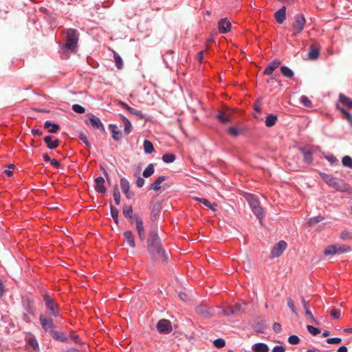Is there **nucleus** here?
<instances>
[{"instance_id": "1", "label": "nucleus", "mask_w": 352, "mask_h": 352, "mask_svg": "<svg viewBox=\"0 0 352 352\" xmlns=\"http://www.w3.org/2000/svg\"><path fill=\"white\" fill-rule=\"evenodd\" d=\"M147 249L148 255L153 261L166 262L168 253L162 247V240L158 234H153L147 239Z\"/></svg>"}, {"instance_id": "2", "label": "nucleus", "mask_w": 352, "mask_h": 352, "mask_svg": "<svg viewBox=\"0 0 352 352\" xmlns=\"http://www.w3.org/2000/svg\"><path fill=\"white\" fill-rule=\"evenodd\" d=\"M321 177L329 186L338 191L346 192L349 195H352V188L342 179H337L327 173L321 174Z\"/></svg>"}, {"instance_id": "3", "label": "nucleus", "mask_w": 352, "mask_h": 352, "mask_svg": "<svg viewBox=\"0 0 352 352\" xmlns=\"http://www.w3.org/2000/svg\"><path fill=\"white\" fill-rule=\"evenodd\" d=\"M146 230H148V237L157 233V226L154 221H136V231L139 239L144 241L146 239Z\"/></svg>"}, {"instance_id": "4", "label": "nucleus", "mask_w": 352, "mask_h": 352, "mask_svg": "<svg viewBox=\"0 0 352 352\" xmlns=\"http://www.w3.org/2000/svg\"><path fill=\"white\" fill-rule=\"evenodd\" d=\"M65 48L71 51L75 52L78 46L79 34L76 29L69 28L65 31Z\"/></svg>"}, {"instance_id": "5", "label": "nucleus", "mask_w": 352, "mask_h": 352, "mask_svg": "<svg viewBox=\"0 0 352 352\" xmlns=\"http://www.w3.org/2000/svg\"><path fill=\"white\" fill-rule=\"evenodd\" d=\"M43 300L46 307L50 311V316L56 318L60 314V310L55 300L48 294L43 295Z\"/></svg>"}, {"instance_id": "6", "label": "nucleus", "mask_w": 352, "mask_h": 352, "mask_svg": "<svg viewBox=\"0 0 352 352\" xmlns=\"http://www.w3.org/2000/svg\"><path fill=\"white\" fill-rule=\"evenodd\" d=\"M305 22V18L302 14H298L294 16V21L292 27L294 36L299 34L303 30Z\"/></svg>"}, {"instance_id": "7", "label": "nucleus", "mask_w": 352, "mask_h": 352, "mask_svg": "<svg viewBox=\"0 0 352 352\" xmlns=\"http://www.w3.org/2000/svg\"><path fill=\"white\" fill-rule=\"evenodd\" d=\"M287 247V243L282 240L274 244L271 250L270 258H276L283 254Z\"/></svg>"}, {"instance_id": "8", "label": "nucleus", "mask_w": 352, "mask_h": 352, "mask_svg": "<svg viewBox=\"0 0 352 352\" xmlns=\"http://www.w3.org/2000/svg\"><path fill=\"white\" fill-rule=\"evenodd\" d=\"M196 313L205 318H211L214 314V309L213 307H208L206 305L200 304L195 307Z\"/></svg>"}, {"instance_id": "9", "label": "nucleus", "mask_w": 352, "mask_h": 352, "mask_svg": "<svg viewBox=\"0 0 352 352\" xmlns=\"http://www.w3.org/2000/svg\"><path fill=\"white\" fill-rule=\"evenodd\" d=\"M52 317L51 316H48L47 314H41L39 316L40 324H41V327L46 331H52L54 328V321Z\"/></svg>"}, {"instance_id": "10", "label": "nucleus", "mask_w": 352, "mask_h": 352, "mask_svg": "<svg viewBox=\"0 0 352 352\" xmlns=\"http://www.w3.org/2000/svg\"><path fill=\"white\" fill-rule=\"evenodd\" d=\"M156 328L158 332L166 334L170 333L173 330L170 321L166 319L160 320L156 324Z\"/></svg>"}, {"instance_id": "11", "label": "nucleus", "mask_w": 352, "mask_h": 352, "mask_svg": "<svg viewBox=\"0 0 352 352\" xmlns=\"http://www.w3.org/2000/svg\"><path fill=\"white\" fill-rule=\"evenodd\" d=\"M86 124L91 126L94 129L100 130L102 132L105 131L104 127L100 120L94 115H90L89 119L86 120Z\"/></svg>"}, {"instance_id": "12", "label": "nucleus", "mask_w": 352, "mask_h": 352, "mask_svg": "<svg viewBox=\"0 0 352 352\" xmlns=\"http://www.w3.org/2000/svg\"><path fill=\"white\" fill-rule=\"evenodd\" d=\"M120 187L128 199L133 198L135 194L133 191L130 190V183L126 178L122 177L120 179Z\"/></svg>"}, {"instance_id": "13", "label": "nucleus", "mask_w": 352, "mask_h": 352, "mask_svg": "<svg viewBox=\"0 0 352 352\" xmlns=\"http://www.w3.org/2000/svg\"><path fill=\"white\" fill-rule=\"evenodd\" d=\"M245 304H236L234 307H230V311H227L226 310H220L219 307H217L219 309V314H222L224 316H231L237 314L239 311H242L244 309Z\"/></svg>"}, {"instance_id": "14", "label": "nucleus", "mask_w": 352, "mask_h": 352, "mask_svg": "<svg viewBox=\"0 0 352 352\" xmlns=\"http://www.w3.org/2000/svg\"><path fill=\"white\" fill-rule=\"evenodd\" d=\"M300 151L303 155V161L307 164H311L313 162V153L314 151L311 147H302L299 148Z\"/></svg>"}, {"instance_id": "15", "label": "nucleus", "mask_w": 352, "mask_h": 352, "mask_svg": "<svg viewBox=\"0 0 352 352\" xmlns=\"http://www.w3.org/2000/svg\"><path fill=\"white\" fill-rule=\"evenodd\" d=\"M231 23L226 19H221L218 22V29L220 33L226 34L230 31Z\"/></svg>"}, {"instance_id": "16", "label": "nucleus", "mask_w": 352, "mask_h": 352, "mask_svg": "<svg viewBox=\"0 0 352 352\" xmlns=\"http://www.w3.org/2000/svg\"><path fill=\"white\" fill-rule=\"evenodd\" d=\"M320 50V45L318 43H312L309 47V51L308 54L309 58L310 60H316L319 56Z\"/></svg>"}, {"instance_id": "17", "label": "nucleus", "mask_w": 352, "mask_h": 352, "mask_svg": "<svg viewBox=\"0 0 352 352\" xmlns=\"http://www.w3.org/2000/svg\"><path fill=\"white\" fill-rule=\"evenodd\" d=\"M95 190L100 194H104L107 191L104 186V179L102 177H98L95 179Z\"/></svg>"}, {"instance_id": "18", "label": "nucleus", "mask_w": 352, "mask_h": 352, "mask_svg": "<svg viewBox=\"0 0 352 352\" xmlns=\"http://www.w3.org/2000/svg\"><path fill=\"white\" fill-rule=\"evenodd\" d=\"M301 302H302V307H304V309L305 311V315L307 317V318L310 320L311 322L318 324L317 321L314 317V315L309 309L307 301L305 300L304 297H301Z\"/></svg>"}, {"instance_id": "19", "label": "nucleus", "mask_w": 352, "mask_h": 352, "mask_svg": "<svg viewBox=\"0 0 352 352\" xmlns=\"http://www.w3.org/2000/svg\"><path fill=\"white\" fill-rule=\"evenodd\" d=\"M280 61L278 59H275L272 61L263 72L265 75H270L280 65Z\"/></svg>"}, {"instance_id": "20", "label": "nucleus", "mask_w": 352, "mask_h": 352, "mask_svg": "<svg viewBox=\"0 0 352 352\" xmlns=\"http://www.w3.org/2000/svg\"><path fill=\"white\" fill-rule=\"evenodd\" d=\"M274 18L276 21L281 24L286 19V8L285 6H283L278 11H276L274 14Z\"/></svg>"}, {"instance_id": "21", "label": "nucleus", "mask_w": 352, "mask_h": 352, "mask_svg": "<svg viewBox=\"0 0 352 352\" xmlns=\"http://www.w3.org/2000/svg\"><path fill=\"white\" fill-rule=\"evenodd\" d=\"M109 129L112 133V138L114 140L118 141L122 138V131L118 129L116 124H110Z\"/></svg>"}, {"instance_id": "22", "label": "nucleus", "mask_w": 352, "mask_h": 352, "mask_svg": "<svg viewBox=\"0 0 352 352\" xmlns=\"http://www.w3.org/2000/svg\"><path fill=\"white\" fill-rule=\"evenodd\" d=\"M43 140L49 149L56 148L59 145V140L58 139L52 140L50 135L45 136Z\"/></svg>"}, {"instance_id": "23", "label": "nucleus", "mask_w": 352, "mask_h": 352, "mask_svg": "<svg viewBox=\"0 0 352 352\" xmlns=\"http://www.w3.org/2000/svg\"><path fill=\"white\" fill-rule=\"evenodd\" d=\"M245 197L248 202L249 203L251 208L260 206L258 200L256 198V197L254 195L250 193H246L245 195Z\"/></svg>"}, {"instance_id": "24", "label": "nucleus", "mask_w": 352, "mask_h": 352, "mask_svg": "<svg viewBox=\"0 0 352 352\" xmlns=\"http://www.w3.org/2000/svg\"><path fill=\"white\" fill-rule=\"evenodd\" d=\"M44 127L48 129V132L50 133H56L60 129L58 124L52 123L50 121H46L44 124Z\"/></svg>"}, {"instance_id": "25", "label": "nucleus", "mask_w": 352, "mask_h": 352, "mask_svg": "<svg viewBox=\"0 0 352 352\" xmlns=\"http://www.w3.org/2000/svg\"><path fill=\"white\" fill-rule=\"evenodd\" d=\"M123 234L129 245L132 248H135L134 236L131 231H125Z\"/></svg>"}, {"instance_id": "26", "label": "nucleus", "mask_w": 352, "mask_h": 352, "mask_svg": "<svg viewBox=\"0 0 352 352\" xmlns=\"http://www.w3.org/2000/svg\"><path fill=\"white\" fill-rule=\"evenodd\" d=\"M166 179V177L161 175L158 177L156 180L151 184V188L154 190H158L161 188V184Z\"/></svg>"}, {"instance_id": "27", "label": "nucleus", "mask_w": 352, "mask_h": 352, "mask_svg": "<svg viewBox=\"0 0 352 352\" xmlns=\"http://www.w3.org/2000/svg\"><path fill=\"white\" fill-rule=\"evenodd\" d=\"M51 335L53 338L59 340L63 342H67L68 338L64 335L62 332H58L57 331H51Z\"/></svg>"}, {"instance_id": "28", "label": "nucleus", "mask_w": 352, "mask_h": 352, "mask_svg": "<svg viewBox=\"0 0 352 352\" xmlns=\"http://www.w3.org/2000/svg\"><path fill=\"white\" fill-rule=\"evenodd\" d=\"M162 210V204L157 202L153 204L151 210V217L154 219H157L160 217V214Z\"/></svg>"}, {"instance_id": "29", "label": "nucleus", "mask_w": 352, "mask_h": 352, "mask_svg": "<svg viewBox=\"0 0 352 352\" xmlns=\"http://www.w3.org/2000/svg\"><path fill=\"white\" fill-rule=\"evenodd\" d=\"M339 101L343 104L352 109V99L343 94H339Z\"/></svg>"}, {"instance_id": "30", "label": "nucleus", "mask_w": 352, "mask_h": 352, "mask_svg": "<svg viewBox=\"0 0 352 352\" xmlns=\"http://www.w3.org/2000/svg\"><path fill=\"white\" fill-rule=\"evenodd\" d=\"M277 120H278V118L276 116L273 115V114H270L266 116L265 124L266 126L271 127L276 124Z\"/></svg>"}, {"instance_id": "31", "label": "nucleus", "mask_w": 352, "mask_h": 352, "mask_svg": "<svg viewBox=\"0 0 352 352\" xmlns=\"http://www.w3.org/2000/svg\"><path fill=\"white\" fill-rule=\"evenodd\" d=\"M280 72L282 75L288 78H292L294 76V72L287 66L280 67Z\"/></svg>"}, {"instance_id": "32", "label": "nucleus", "mask_w": 352, "mask_h": 352, "mask_svg": "<svg viewBox=\"0 0 352 352\" xmlns=\"http://www.w3.org/2000/svg\"><path fill=\"white\" fill-rule=\"evenodd\" d=\"M143 147L144 152L147 154H151L155 151L153 143L148 140L144 141Z\"/></svg>"}, {"instance_id": "33", "label": "nucleus", "mask_w": 352, "mask_h": 352, "mask_svg": "<svg viewBox=\"0 0 352 352\" xmlns=\"http://www.w3.org/2000/svg\"><path fill=\"white\" fill-rule=\"evenodd\" d=\"M194 199L198 201L201 204H202L204 206L207 207L209 209H211L212 210H214V208L217 206L216 204H211L208 199L205 198H198L195 197Z\"/></svg>"}, {"instance_id": "34", "label": "nucleus", "mask_w": 352, "mask_h": 352, "mask_svg": "<svg viewBox=\"0 0 352 352\" xmlns=\"http://www.w3.org/2000/svg\"><path fill=\"white\" fill-rule=\"evenodd\" d=\"M217 118L223 124H226L230 122V115L227 114L225 112H219L217 115Z\"/></svg>"}, {"instance_id": "35", "label": "nucleus", "mask_w": 352, "mask_h": 352, "mask_svg": "<svg viewBox=\"0 0 352 352\" xmlns=\"http://www.w3.org/2000/svg\"><path fill=\"white\" fill-rule=\"evenodd\" d=\"M252 350L254 352H268L269 348L265 344L258 343L252 346Z\"/></svg>"}, {"instance_id": "36", "label": "nucleus", "mask_w": 352, "mask_h": 352, "mask_svg": "<svg viewBox=\"0 0 352 352\" xmlns=\"http://www.w3.org/2000/svg\"><path fill=\"white\" fill-rule=\"evenodd\" d=\"M252 210L259 220H261L264 218V212L260 206L252 208Z\"/></svg>"}, {"instance_id": "37", "label": "nucleus", "mask_w": 352, "mask_h": 352, "mask_svg": "<svg viewBox=\"0 0 352 352\" xmlns=\"http://www.w3.org/2000/svg\"><path fill=\"white\" fill-rule=\"evenodd\" d=\"M113 58L116 67L121 69L123 67V61L120 56L117 52H113Z\"/></svg>"}, {"instance_id": "38", "label": "nucleus", "mask_w": 352, "mask_h": 352, "mask_svg": "<svg viewBox=\"0 0 352 352\" xmlns=\"http://www.w3.org/2000/svg\"><path fill=\"white\" fill-rule=\"evenodd\" d=\"M113 195L115 204L119 205L120 204V192L117 185L114 186L113 189Z\"/></svg>"}, {"instance_id": "39", "label": "nucleus", "mask_w": 352, "mask_h": 352, "mask_svg": "<svg viewBox=\"0 0 352 352\" xmlns=\"http://www.w3.org/2000/svg\"><path fill=\"white\" fill-rule=\"evenodd\" d=\"M122 121H123V124H124V133L126 135H128L131 131L132 125H131L130 121L125 117H122Z\"/></svg>"}, {"instance_id": "40", "label": "nucleus", "mask_w": 352, "mask_h": 352, "mask_svg": "<svg viewBox=\"0 0 352 352\" xmlns=\"http://www.w3.org/2000/svg\"><path fill=\"white\" fill-rule=\"evenodd\" d=\"M336 246L335 245H329L324 250V254L329 256V255H335L337 254Z\"/></svg>"}, {"instance_id": "41", "label": "nucleus", "mask_w": 352, "mask_h": 352, "mask_svg": "<svg viewBox=\"0 0 352 352\" xmlns=\"http://www.w3.org/2000/svg\"><path fill=\"white\" fill-rule=\"evenodd\" d=\"M337 109L340 111L342 113L343 116L350 122L352 123V115L346 111L345 109L340 107L338 104L337 105Z\"/></svg>"}, {"instance_id": "42", "label": "nucleus", "mask_w": 352, "mask_h": 352, "mask_svg": "<svg viewBox=\"0 0 352 352\" xmlns=\"http://www.w3.org/2000/svg\"><path fill=\"white\" fill-rule=\"evenodd\" d=\"M228 131L230 135L233 137H237L242 133L243 131L235 126H230L228 129Z\"/></svg>"}, {"instance_id": "43", "label": "nucleus", "mask_w": 352, "mask_h": 352, "mask_svg": "<svg viewBox=\"0 0 352 352\" xmlns=\"http://www.w3.org/2000/svg\"><path fill=\"white\" fill-rule=\"evenodd\" d=\"M154 166L152 164L148 165V166L143 171V176L144 177H148L154 173Z\"/></svg>"}, {"instance_id": "44", "label": "nucleus", "mask_w": 352, "mask_h": 352, "mask_svg": "<svg viewBox=\"0 0 352 352\" xmlns=\"http://www.w3.org/2000/svg\"><path fill=\"white\" fill-rule=\"evenodd\" d=\"M175 159V155L171 153H166L162 156V160L165 163H172Z\"/></svg>"}, {"instance_id": "45", "label": "nucleus", "mask_w": 352, "mask_h": 352, "mask_svg": "<svg viewBox=\"0 0 352 352\" xmlns=\"http://www.w3.org/2000/svg\"><path fill=\"white\" fill-rule=\"evenodd\" d=\"M133 213L132 207L131 206H124L123 207V214L125 218L131 219V215Z\"/></svg>"}, {"instance_id": "46", "label": "nucleus", "mask_w": 352, "mask_h": 352, "mask_svg": "<svg viewBox=\"0 0 352 352\" xmlns=\"http://www.w3.org/2000/svg\"><path fill=\"white\" fill-rule=\"evenodd\" d=\"M342 164L348 168H352V158L350 156L345 155L342 160Z\"/></svg>"}, {"instance_id": "47", "label": "nucleus", "mask_w": 352, "mask_h": 352, "mask_svg": "<svg viewBox=\"0 0 352 352\" xmlns=\"http://www.w3.org/2000/svg\"><path fill=\"white\" fill-rule=\"evenodd\" d=\"M23 307L26 310V313L30 314L32 316L34 315V309L32 304L28 301L27 302L23 303Z\"/></svg>"}, {"instance_id": "48", "label": "nucleus", "mask_w": 352, "mask_h": 352, "mask_svg": "<svg viewBox=\"0 0 352 352\" xmlns=\"http://www.w3.org/2000/svg\"><path fill=\"white\" fill-rule=\"evenodd\" d=\"M72 109L74 112H76L77 113L82 114L85 112V109L83 107H82L81 105L78 104H73L72 107Z\"/></svg>"}, {"instance_id": "49", "label": "nucleus", "mask_w": 352, "mask_h": 352, "mask_svg": "<svg viewBox=\"0 0 352 352\" xmlns=\"http://www.w3.org/2000/svg\"><path fill=\"white\" fill-rule=\"evenodd\" d=\"M335 245L336 246L337 254L344 253L350 249V246H347V245H338V244H335Z\"/></svg>"}, {"instance_id": "50", "label": "nucleus", "mask_w": 352, "mask_h": 352, "mask_svg": "<svg viewBox=\"0 0 352 352\" xmlns=\"http://www.w3.org/2000/svg\"><path fill=\"white\" fill-rule=\"evenodd\" d=\"M340 238L342 240L352 239V233L348 230H344L340 233Z\"/></svg>"}, {"instance_id": "51", "label": "nucleus", "mask_w": 352, "mask_h": 352, "mask_svg": "<svg viewBox=\"0 0 352 352\" xmlns=\"http://www.w3.org/2000/svg\"><path fill=\"white\" fill-rule=\"evenodd\" d=\"M307 328L309 332L311 334H312L313 336H316L320 333V330L318 328L315 327L311 324H308L307 326Z\"/></svg>"}, {"instance_id": "52", "label": "nucleus", "mask_w": 352, "mask_h": 352, "mask_svg": "<svg viewBox=\"0 0 352 352\" xmlns=\"http://www.w3.org/2000/svg\"><path fill=\"white\" fill-rule=\"evenodd\" d=\"M288 342L290 344L296 345L299 343L300 339L297 336L292 335L289 337Z\"/></svg>"}, {"instance_id": "53", "label": "nucleus", "mask_w": 352, "mask_h": 352, "mask_svg": "<svg viewBox=\"0 0 352 352\" xmlns=\"http://www.w3.org/2000/svg\"><path fill=\"white\" fill-rule=\"evenodd\" d=\"M300 102L307 107H311V100L305 96H302L300 97Z\"/></svg>"}, {"instance_id": "54", "label": "nucleus", "mask_w": 352, "mask_h": 352, "mask_svg": "<svg viewBox=\"0 0 352 352\" xmlns=\"http://www.w3.org/2000/svg\"><path fill=\"white\" fill-rule=\"evenodd\" d=\"M342 342V339L340 338H331L326 339V343L329 344H338Z\"/></svg>"}, {"instance_id": "55", "label": "nucleus", "mask_w": 352, "mask_h": 352, "mask_svg": "<svg viewBox=\"0 0 352 352\" xmlns=\"http://www.w3.org/2000/svg\"><path fill=\"white\" fill-rule=\"evenodd\" d=\"M214 345L215 347L218 349H221V347H224L226 345L225 341L221 338H218L214 341Z\"/></svg>"}, {"instance_id": "56", "label": "nucleus", "mask_w": 352, "mask_h": 352, "mask_svg": "<svg viewBox=\"0 0 352 352\" xmlns=\"http://www.w3.org/2000/svg\"><path fill=\"white\" fill-rule=\"evenodd\" d=\"M287 305L288 307H289V309H291V311L295 314V315H297V311L296 310V308H295V306H294V301L291 298H289L287 299Z\"/></svg>"}, {"instance_id": "57", "label": "nucleus", "mask_w": 352, "mask_h": 352, "mask_svg": "<svg viewBox=\"0 0 352 352\" xmlns=\"http://www.w3.org/2000/svg\"><path fill=\"white\" fill-rule=\"evenodd\" d=\"M130 113L136 116L137 117L140 118H143L144 116L141 111L131 108V110L129 112Z\"/></svg>"}, {"instance_id": "58", "label": "nucleus", "mask_w": 352, "mask_h": 352, "mask_svg": "<svg viewBox=\"0 0 352 352\" xmlns=\"http://www.w3.org/2000/svg\"><path fill=\"white\" fill-rule=\"evenodd\" d=\"M331 316L335 319H339L340 317V311L337 309H333L331 311Z\"/></svg>"}, {"instance_id": "59", "label": "nucleus", "mask_w": 352, "mask_h": 352, "mask_svg": "<svg viewBox=\"0 0 352 352\" xmlns=\"http://www.w3.org/2000/svg\"><path fill=\"white\" fill-rule=\"evenodd\" d=\"M272 329L276 333H279L282 330V326L280 323L274 322L273 323Z\"/></svg>"}, {"instance_id": "60", "label": "nucleus", "mask_w": 352, "mask_h": 352, "mask_svg": "<svg viewBox=\"0 0 352 352\" xmlns=\"http://www.w3.org/2000/svg\"><path fill=\"white\" fill-rule=\"evenodd\" d=\"M118 210L113 206L111 207V214L113 220H117L118 217Z\"/></svg>"}, {"instance_id": "61", "label": "nucleus", "mask_w": 352, "mask_h": 352, "mask_svg": "<svg viewBox=\"0 0 352 352\" xmlns=\"http://www.w3.org/2000/svg\"><path fill=\"white\" fill-rule=\"evenodd\" d=\"M272 352H285V348L282 346H276L272 349Z\"/></svg>"}, {"instance_id": "62", "label": "nucleus", "mask_w": 352, "mask_h": 352, "mask_svg": "<svg viewBox=\"0 0 352 352\" xmlns=\"http://www.w3.org/2000/svg\"><path fill=\"white\" fill-rule=\"evenodd\" d=\"M144 184V179L141 177H139L137 180H136V185L138 188H142Z\"/></svg>"}, {"instance_id": "63", "label": "nucleus", "mask_w": 352, "mask_h": 352, "mask_svg": "<svg viewBox=\"0 0 352 352\" xmlns=\"http://www.w3.org/2000/svg\"><path fill=\"white\" fill-rule=\"evenodd\" d=\"M32 133L34 135L41 136L43 134V131L38 129H32Z\"/></svg>"}, {"instance_id": "64", "label": "nucleus", "mask_w": 352, "mask_h": 352, "mask_svg": "<svg viewBox=\"0 0 352 352\" xmlns=\"http://www.w3.org/2000/svg\"><path fill=\"white\" fill-rule=\"evenodd\" d=\"M50 164H51L52 166H54V167H55V168H58L60 166V164L59 163V162H58V161H57L56 160H54H54H52L50 161Z\"/></svg>"}]
</instances>
